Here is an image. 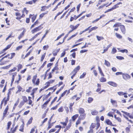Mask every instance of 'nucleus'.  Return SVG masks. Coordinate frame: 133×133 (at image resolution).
I'll return each instance as SVG.
<instances>
[{
  "label": "nucleus",
  "instance_id": "nucleus-1",
  "mask_svg": "<svg viewBox=\"0 0 133 133\" xmlns=\"http://www.w3.org/2000/svg\"><path fill=\"white\" fill-rule=\"evenodd\" d=\"M37 77L36 75L34 76L33 77L32 81L34 84L38 85L39 83V78L37 79Z\"/></svg>",
  "mask_w": 133,
  "mask_h": 133
},
{
  "label": "nucleus",
  "instance_id": "nucleus-2",
  "mask_svg": "<svg viewBox=\"0 0 133 133\" xmlns=\"http://www.w3.org/2000/svg\"><path fill=\"white\" fill-rule=\"evenodd\" d=\"M42 28L43 27H41V25H40L39 26L34 28L31 31V32L32 34H34L37 31H39L40 30H41Z\"/></svg>",
  "mask_w": 133,
  "mask_h": 133
},
{
  "label": "nucleus",
  "instance_id": "nucleus-3",
  "mask_svg": "<svg viewBox=\"0 0 133 133\" xmlns=\"http://www.w3.org/2000/svg\"><path fill=\"white\" fill-rule=\"evenodd\" d=\"M9 95L8 94V95L7 97H5L3 98L1 101V102H2V103L4 102V106H5L7 104V102L9 100Z\"/></svg>",
  "mask_w": 133,
  "mask_h": 133
},
{
  "label": "nucleus",
  "instance_id": "nucleus-4",
  "mask_svg": "<svg viewBox=\"0 0 133 133\" xmlns=\"http://www.w3.org/2000/svg\"><path fill=\"white\" fill-rule=\"evenodd\" d=\"M123 79L125 80H127L130 79L131 77L130 75L127 74L123 73L122 75Z\"/></svg>",
  "mask_w": 133,
  "mask_h": 133
},
{
  "label": "nucleus",
  "instance_id": "nucleus-5",
  "mask_svg": "<svg viewBox=\"0 0 133 133\" xmlns=\"http://www.w3.org/2000/svg\"><path fill=\"white\" fill-rule=\"evenodd\" d=\"M26 31V30L25 29H24L22 32L18 36V38L19 40L20 39L24 36Z\"/></svg>",
  "mask_w": 133,
  "mask_h": 133
},
{
  "label": "nucleus",
  "instance_id": "nucleus-6",
  "mask_svg": "<svg viewBox=\"0 0 133 133\" xmlns=\"http://www.w3.org/2000/svg\"><path fill=\"white\" fill-rule=\"evenodd\" d=\"M110 101L114 107H116L117 106V103L116 101L113 100L112 99H110Z\"/></svg>",
  "mask_w": 133,
  "mask_h": 133
},
{
  "label": "nucleus",
  "instance_id": "nucleus-7",
  "mask_svg": "<svg viewBox=\"0 0 133 133\" xmlns=\"http://www.w3.org/2000/svg\"><path fill=\"white\" fill-rule=\"evenodd\" d=\"M9 109V107L8 105L6 106L5 109L3 114V116H5L7 113V111Z\"/></svg>",
  "mask_w": 133,
  "mask_h": 133
},
{
  "label": "nucleus",
  "instance_id": "nucleus-8",
  "mask_svg": "<svg viewBox=\"0 0 133 133\" xmlns=\"http://www.w3.org/2000/svg\"><path fill=\"white\" fill-rule=\"evenodd\" d=\"M79 25V24H77L75 26H74L72 25H70V27L72 29V30H74L76 29Z\"/></svg>",
  "mask_w": 133,
  "mask_h": 133
},
{
  "label": "nucleus",
  "instance_id": "nucleus-9",
  "mask_svg": "<svg viewBox=\"0 0 133 133\" xmlns=\"http://www.w3.org/2000/svg\"><path fill=\"white\" fill-rule=\"evenodd\" d=\"M35 132V133H37V130L36 129V127L34 126L31 130L30 133H34Z\"/></svg>",
  "mask_w": 133,
  "mask_h": 133
},
{
  "label": "nucleus",
  "instance_id": "nucleus-10",
  "mask_svg": "<svg viewBox=\"0 0 133 133\" xmlns=\"http://www.w3.org/2000/svg\"><path fill=\"white\" fill-rule=\"evenodd\" d=\"M108 83L113 87H116L117 85V84L116 83L112 82H109Z\"/></svg>",
  "mask_w": 133,
  "mask_h": 133
},
{
  "label": "nucleus",
  "instance_id": "nucleus-11",
  "mask_svg": "<svg viewBox=\"0 0 133 133\" xmlns=\"http://www.w3.org/2000/svg\"><path fill=\"white\" fill-rule=\"evenodd\" d=\"M120 29L122 32L123 34H124L125 33V26L123 25H121L120 26Z\"/></svg>",
  "mask_w": 133,
  "mask_h": 133
},
{
  "label": "nucleus",
  "instance_id": "nucleus-12",
  "mask_svg": "<svg viewBox=\"0 0 133 133\" xmlns=\"http://www.w3.org/2000/svg\"><path fill=\"white\" fill-rule=\"evenodd\" d=\"M91 114L93 115H97L98 112L96 110H91Z\"/></svg>",
  "mask_w": 133,
  "mask_h": 133
},
{
  "label": "nucleus",
  "instance_id": "nucleus-13",
  "mask_svg": "<svg viewBox=\"0 0 133 133\" xmlns=\"http://www.w3.org/2000/svg\"><path fill=\"white\" fill-rule=\"evenodd\" d=\"M71 126V122L69 123L68 125L66 127V128L64 130V132H65L66 131L68 130Z\"/></svg>",
  "mask_w": 133,
  "mask_h": 133
},
{
  "label": "nucleus",
  "instance_id": "nucleus-14",
  "mask_svg": "<svg viewBox=\"0 0 133 133\" xmlns=\"http://www.w3.org/2000/svg\"><path fill=\"white\" fill-rule=\"evenodd\" d=\"M106 122L107 124L112 126L114 125L112 124L111 122L109 119H107L106 120Z\"/></svg>",
  "mask_w": 133,
  "mask_h": 133
},
{
  "label": "nucleus",
  "instance_id": "nucleus-15",
  "mask_svg": "<svg viewBox=\"0 0 133 133\" xmlns=\"http://www.w3.org/2000/svg\"><path fill=\"white\" fill-rule=\"evenodd\" d=\"M78 114H76L72 117V119L73 121H74L75 119L78 117Z\"/></svg>",
  "mask_w": 133,
  "mask_h": 133
},
{
  "label": "nucleus",
  "instance_id": "nucleus-16",
  "mask_svg": "<svg viewBox=\"0 0 133 133\" xmlns=\"http://www.w3.org/2000/svg\"><path fill=\"white\" fill-rule=\"evenodd\" d=\"M17 88L18 89V90L16 92V94L20 92L22 89V88L19 85H18L17 86Z\"/></svg>",
  "mask_w": 133,
  "mask_h": 133
},
{
  "label": "nucleus",
  "instance_id": "nucleus-17",
  "mask_svg": "<svg viewBox=\"0 0 133 133\" xmlns=\"http://www.w3.org/2000/svg\"><path fill=\"white\" fill-rule=\"evenodd\" d=\"M33 120V118L31 117L30 119L28 120L27 123H26V125H28L31 123L32 120Z\"/></svg>",
  "mask_w": 133,
  "mask_h": 133
},
{
  "label": "nucleus",
  "instance_id": "nucleus-18",
  "mask_svg": "<svg viewBox=\"0 0 133 133\" xmlns=\"http://www.w3.org/2000/svg\"><path fill=\"white\" fill-rule=\"evenodd\" d=\"M49 8L48 6H43L41 7V11H43L46 10V9H48Z\"/></svg>",
  "mask_w": 133,
  "mask_h": 133
},
{
  "label": "nucleus",
  "instance_id": "nucleus-19",
  "mask_svg": "<svg viewBox=\"0 0 133 133\" xmlns=\"http://www.w3.org/2000/svg\"><path fill=\"white\" fill-rule=\"evenodd\" d=\"M115 34L116 37L118 38L119 39H121L122 38V37L120 34L117 33H116Z\"/></svg>",
  "mask_w": 133,
  "mask_h": 133
},
{
  "label": "nucleus",
  "instance_id": "nucleus-20",
  "mask_svg": "<svg viewBox=\"0 0 133 133\" xmlns=\"http://www.w3.org/2000/svg\"><path fill=\"white\" fill-rule=\"evenodd\" d=\"M79 113L80 114H83L84 112V109L82 108H80L78 110Z\"/></svg>",
  "mask_w": 133,
  "mask_h": 133
},
{
  "label": "nucleus",
  "instance_id": "nucleus-21",
  "mask_svg": "<svg viewBox=\"0 0 133 133\" xmlns=\"http://www.w3.org/2000/svg\"><path fill=\"white\" fill-rule=\"evenodd\" d=\"M93 100V98L91 97H89L88 98V103H91Z\"/></svg>",
  "mask_w": 133,
  "mask_h": 133
},
{
  "label": "nucleus",
  "instance_id": "nucleus-22",
  "mask_svg": "<svg viewBox=\"0 0 133 133\" xmlns=\"http://www.w3.org/2000/svg\"><path fill=\"white\" fill-rule=\"evenodd\" d=\"M22 97L23 100L22 101L25 102V103L27 101V99L26 96H23Z\"/></svg>",
  "mask_w": 133,
  "mask_h": 133
},
{
  "label": "nucleus",
  "instance_id": "nucleus-23",
  "mask_svg": "<svg viewBox=\"0 0 133 133\" xmlns=\"http://www.w3.org/2000/svg\"><path fill=\"white\" fill-rule=\"evenodd\" d=\"M99 80L101 82H104L106 81V79L105 78L102 77L99 79Z\"/></svg>",
  "mask_w": 133,
  "mask_h": 133
},
{
  "label": "nucleus",
  "instance_id": "nucleus-24",
  "mask_svg": "<svg viewBox=\"0 0 133 133\" xmlns=\"http://www.w3.org/2000/svg\"><path fill=\"white\" fill-rule=\"evenodd\" d=\"M117 50L116 48H113L111 50V53L112 54H114L116 52Z\"/></svg>",
  "mask_w": 133,
  "mask_h": 133
},
{
  "label": "nucleus",
  "instance_id": "nucleus-25",
  "mask_svg": "<svg viewBox=\"0 0 133 133\" xmlns=\"http://www.w3.org/2000/svg\"><path fill=\"white\" fill-rule=\"evenodd\" d=\"M67 90H66L64 91L61 95L60 96L59 99H61L62 97H63L64 95H65V94L67 92Z\"/></svg>",
  "mask_w": 133,
  "mask_h": 133
},
{
  "label": "nucleus",
  "instance_id": "nucleus-26",
  "mask_svg": "<svg viewBox=\"0 0 133 133\" xmlns=\"http://www.w3.org/2000/svg\"><path fill=\"white\" fill-rule=\"evenodd\" d=\"M25 103V102L22 101H21L18 107L19 108H21L22 106L24 105V103Z\"/></svg>",
  "mask_w": 133,
  "mask_h": 133
},
{
  "label": "nucleus",
  "instance_id": "nucleus-27",
  "mask_svg": "<svg viewBox=\"0 0 133 133\" xmlns=\"http://www.w3.org/2000/svg\"><path fill=\"white\" fill-rule=\"evenodd\" d=\"M104 64L107 66H110V63L106 60H105Z\"/></svg>",
  "mask_w": 133,
  "mask_h": 133
},
{
  "label": "nucleus",
  "instance_id": "nucleus-28",
  "mask_svg": "<svg viewBox=\"0 0 133 133\" xmlns=\"http://www.w3.org/2000/svg\"><path fill=\"white\" fill-rule=\"evenodd\" d=\"M121 112H123V113H124V114L127 115L128 116H129V117L130 118H132V117L131 116H130L129 115V114L128 113V112H125L124 111H121Z\"/></svg>",
  "mask_w": 133,
  "mask_h": 133
},
{
  "label": "nucleus",
  "instance_id": "nucleus-29",
  "mask_svg": "<svg viewBox=\"0 0 133 133\" xmlns=\"http://www.w3.org/2000/svg\"><path fill=\"white\" fill-rule=\"evenodd\" d=\"M96 37L97 40L99 41H101L104 39L103 37L102 36H97Z\"/></svg>",
  "mask_w": 133,
  "mask_h": 133
},
{
  "label": "nucleus",
  "instance_id": "nucleus-30",
  "mask_svg": "<svg viewBox=\"0 0 133 133\" xmlns=\"http://www.w3.org/2000/svg\"><path fill=\"white\" fill-rule=\"evenodd\" d=\"M48 11H46L45 13H43L40 14L39 15V18H42L43 17L45 14H47L48 13Z\"/></svg>",
  "mask_w": 133,
  "mask_h": 133
},
{
  "label": "nucleus",
  "instance_id": "nucleus-31",
  "mask_svg": "<svg viewBox=\"0 0 133 133\" xmlns=\"http://www.w3.org/2000/svg\"><path fill=\"white\" fill-rule=\"evenodd\" d=\"M121 26V24L118 23L114 24L113 26V27H118Z\"/></svg>",
  "mask_w": 133,
  "mask_h": 133
},
{
  "label": "nucleus",
  "instance_id": "nucleus-32",
  "mask_svg": "<svg viewBox=\"0 0 133 133\" xmlns=\"http://www.w3.org/2000/svg\"><path fill=\"white\" fill-rule=\"evenodd\" d=\"M117 94L119 96H122L127 94L122 92H117Z\"/></svg>",
  "mask_w": 133,
  "mask_h": 133
},
{
  "label": "nucleus",
  "instance_id": "nucleus-33",
  "mask_svg": "<svg viewBox=\"0 0 133 133\" xmlns=\"http://www.w3.org/2000/svg\"><path fill=\"white\" fill-rule=\"evenodd\" d=\"M28 12V11L26 10V8H24L22 11V13L24 14L25 13L26 14H27Z\"/></svg>",
  "mask_w": 133,
  "mask_h": 133
},
{
  "label": "nucleus",
  "instance_id": "nucleus-34",
  "mask_svg": "<svg viewBox=\"0 0 133 133\" xmlns=\"http://www.w3.org/2000/svg\"><path fill=\"white\" fill-rule=\"evenodd\" d=\"M80 68V66L79 65L74 70L77 72L79 70Z\"/></svg>",
  "mask_w": 133,
  "mask_h": 133
},
{
  "label": "nucleus",
  "instance_id": "nucleus-35",
  "mask_svg": "<svg viewBox=\"0 0 133 133\" xmlns=\"http://www.w3.org/2000/svg\"><path fill=\"white\" fill-rule=\"evenodd\" d=\"M11 121L7 123V129H8L10 128V126L11 124Z\"/></svg>",
  "mask_w": 133,
  "mask_h": 133
},
{
  "label": "nucleus",
  "instance_id": "nucleus-36",
  "mask_svg": "<svg viewBox=\"0 0 133 133\" xmlns=\"http://www.w3.org/2000/svg\"><path fill=\"white\" fill-rule=\"evenodd\" d=\"M12 65V64H10L9 65H7V66L3 67L2 68V69H7L8 68H9Z\"/></svg>",
  "mask_w": 133,
  "mask_h": 133
},
{
  "label": "nucleus",
  "instance_id": "nucleus-37",
  "mask_svg": "<svg viewBox=\"0 0 133 133\" xmlns=\"http://www.w3.org/2000/svg\"><path fill=\"white\" fill-rule=\"evenodd\" d=\"M96 125V124L95 123H92L91 124L90 127V128H92V129L94 128Z\"/></svg>",
  "mask_w": 133,
  "mask_h": 133
},
{
  "label": "nucleus",
  "instance_id": "nucleus-38",
  "mask_svg": "<svg viewBox=\"0 0 133 133\" xmlns=\"http://www.w3.org/2000/svg\"><path fill=\"white\" fill-rule=\"evenodd\" d=\"M45 86L44 87V88L46 89L49 86H50V84H49V83H48V82H46L45 84Z\"/></svg>",
  "mask_w": 133,
  "mask_h": 133
},
{
  "label": "nucleus",
  "instance_id": "nucleus-39",
  "mask_svg": "<svg viewBox=\"0 0 133 133\" xmlns=\"http://www.w3.org/2000/svg\"><path fill=\"white\" fill-rule=\"evenodd\" d=\"M64 35V33L62 34L61 35H59V36H58L57 37V39L55 40V41H57V40H58L59 39H60V38H61Z\"/></svg>",
  "mask_w": 133,
  "mask_h": 133
},
{
  "label": "nucleus",
  "instance_id": "nucleus-40",
  "mask_svg": "<svg viewBox=\"0 0 133 133\" xmlns=\"http://www.w3.org/2000/svg\"><path fill=\"white\" fill-rule=\"evenodd\" d=\"M86 75V73L84 72L82 75L80 76L79 78L81 79L83 78Z\"/></svg>",
  "mask_w": 133,
  "mask_h": 133
},
{
  "label": "nucleus",
  "instance_id": "nucleus-41",
  "mask_svg": "<svg viewBox=\"0 0 133 133\" xmlns=\"http://www.w3.org/2000/svg\"><path fill=\"white\" fill-rule=\"evenodd\" d=\"M18 67V71H19V70L21 69L22 68V65L20 64H19L17 66Z\"/></svg>",
  "mask_w": 133,
  "mask_h": 133
},
{
  "label": "nucleus",
  "instance_id": "nucleus-42",
  "mask_svg": "<svg viewBox=\"0 0 133 133\" xmlns=\"http://www.w3.org/2000/svg\"><path fill=\"white\" fill-rule=\"evenodd\" d=\"M48 103L46 101L42 105V108H44V107H46V105L47 104H48Z\"/></svg>",
  "mask_w": 133,
  "mask_h": 133
},
{
  "label": "nucleus",
  "instance_id": "nucleus-43",
  "mask_svg": "<svg viewBox=\"0 0 133 133\" xmlns=\"http://www.w3.org/2000/svg\"><path fill=\"white\" fill-rule=\"evenodd\" d=\"M45 55V53H44L42 55L41 59V61H42L44 59V57Z\"/></svg>",
  "mask_w": 133,
  "mask_h": 133
},
{
  "label": "nucleus",
  "instance_id": "nucleus-44",
  "mask_svg": "<svg viewBox=\"0 0 133 133\" xmlns=\"http://www.w3.org/2000/svg\"><path fill=\"white\" fill-rule=\"evenodd\" d=\"M108 127H106L105 128V131L106 132L108 133H111V131L110 129H107Z\"/></svg>",
  "mask_w": 133,
  "mask_h": 133
},
{
  "label": "nucleus",
  "instance_id": "nucleus-45",
  "mask_svg": "<svg viewBox=\"0 0 133 133\" xmlns=\"http://www.w3.org/2000/svg\"><path fill=\"white\" fill-rule=\"evenodd\" d=\"M64 109L62 107H61L58 109V111L59 112H62L63 111Z\"/></svg>",
  "mask_w": 133,
  "mask_h": 133
},
{
  "label": "nucleus",
  "instance_id": "nucleus-46",
  "mask_svg": "<svg viewBox=\"0 0 133 133\" xmlns=\"http://www.w3.org/2000/svg\"><path fill=\"white\" fill-rule=\"evenodd\" d=\"M118 7V6H117V4H116L114 5L113 7H112V8H111V9H112V11L113 10L116 9V8Z\"/></svg>",
  "mask_w": 133,
  "mask_h": 133
},
{
  "label": "nucleus",
  "instance_id": "nucleus-47",
  "mask_svg": "<svg viewBox=\"0 0 133 133\" xmlns=\"http://www.w3.org/2000/svg\"><path fill=\"white\" fill-rule=\"evenodd\" d=\"M116 57L117 59L119 60H123L124 59V58L122 56H117Z\"/></svg>",
  "mask_w": 133,
  "mask_h": 133
},
{
  "label": "nucleus",
  "instance_id": "nucleus-48",
  "mask_svg": "<svg viewBox=\"0 0 133 133\" xmlns=\"http://www.w3.org/2000/svg\"><path fill=\"white\" fill-rule=\"evenodd\" d=\"M65 50H66L65 49L64 50V51L61 54V57H63L65 54Z\"/></svg>",
  "mask_w": 133,
  "mask_h": 133
},
{
  "label": "nucleus",
  "instance_id": "nucleus-49",
  "mask_svg": "<svg viewBox=\"0 0 133 133\" xmlns=\"http://www.w3.org/2000/svg\"><path fill=\"white\" fill-rule=\"evenodd\" d=\"M5 2L7 3V4H9L10 5V6L11 7H13L14 6V5L13 4H11L10 2L7 1H5Z\"/></svg>",
  "mask_w": 133,
  "mask_h": 133
},
{
  "label": "nucleus",
  "instance_id": "nucleus-50",
  "mask_svg": "<svg viewBox=\"0 0 133 133\" xmlns=\"http://www.w3.org/2000/svg\"><path fill=\"white\" fill-rule=\"evenodd\" d=\"M107 115L110 117H113V116L112 114V112H110L107 114Z\"/></svg>",
  "mask_w": 133,
  "mask_h": 133
},
{
  "label": "nucleus",
  "instance_id": "nucleus-51",
  "mask_svg": "<svg viewBox=\"0 0 133 133\" xmlns=\"http://www.w3.org/2000/svg\"><path fill=\"white\" fill-rule=\"evenodd\" d=\"M28 104L30 105H31L32 106H33V105L32 104V101L31 99H28Z\"/></svg>",
  "mask_w": 133,
  "mask_h": 133
},
{
  "label": "nucleus",
  "instance_id": "nucleus-52",
  "mask_svg": "<svg viewBox=\"0 0 133 133\" xmlns=\"http://www.w3.org/2000/svg\"><path fill=\"white\" fill-rule=\"evenodd\" d=\"M75 61L72 59L71 60V64L72 65H73L75 64Z\"/></svg>",
  "mask_w": 133,
  "mask_h": 133
},
{
  "label": "nucleus",
  "instance_id": "nucleus-53",
  "mask_svg": "<svg viewBox=\"0 0 133 133\" xmlns=\"http://www.w3.org/2000/svg\"><path fill=\"white\" fill-rule=\"evenodd\" d=\"M120 51L122 52V53H124V52H126V53H127L128 52V51L127 49H124V50H121Z\"/></svg>",
  "mask_w": 133,
  "mask_h": 133
},
{
  "label": "nucleus",
  "instance_id": "nucleus-54",
  "mask_svg": "<svg viewBox=\"0 0 133 133\" xmlns=\"http://www.w3.org/2000/svg\"><path fill=\"white\" fill-rule=\"evenodd\" d=\"M22 45L18 46L16 48V50H19V49L22 48Z\"/></svg>",
  "mask_w": 133,
  "mask_h": 133
},
{
  "label": "nucleus",
  "instance_id": "nucleus-55",
  "mask_svg": "<svg viewBox=\"0 0 133 133\" xmlns=\"http://www.w3.org/2000/svg\"><path fill=\"white\" fill-rule=\"evenodd\" d=\"M49 48V46L48 45H44L43 47V49L44 50H47Z\"/></svg>",
  "mask_w": 133,
  "mask_h": 133
},
{
  "label": "nucleus",
  "instance_id": "nucleus-56",
  "mask_svg": "<svg viewBox=\"0 0 133 133\" xmlns=\"http://www.w3.org/2000/svg\"><path fill=\"white\" fill-rule=\"evenodd\" d=\"M32 88L31 87H29L28 89L26 90V91L28 92H29L31 90Z\"/></svg>",
  "mask_w": 133,
  "mask_h": 133
},
{
  "label": "nucleus",
  "instance_id": "nucleus-57",
  "mask_svg": "<svg viewBox=\"0 0 133 133\" xmlns=\"http://www.w3.org/2000/svg\"><path fill=\"white\" fill-rule=\"evenodd\" d=\"M98 28V27L96 26H95L93 27L92 28L90 29V31H92L96 30Z\"/></svg>",
  "mask_w": 133,
  "mask_h": 133
},
{
  "label": "nucleus",
  "instance_id": "nucleus-58",
  "mask_svg": "<svg viewBox=\"0 0 133 133\" xmlns=\"http://www.w3.org/2000/svg\"><path fill=\"white\" fill-rule=\"evenodd\" d=\"M106 5V4H104L103 5H101L99 6L98 8V9H100L101 8H102L104 6Z\"/></svg>",
  "mask_w": 133,
  "mask_h": 133
},
{
  "label": "nucleus",
  "instance_id": "nucleus-59",
  "mask_svg": "<svg viewBox=\"0 0 133 133\" xmlns=\"http://www.w3.org/2000/svg\"><path fill=\"white\" fill-rule=\"evenodd\" d=\"M85 115H86L85 114L81 115H80L81 118L82 119H83L85 118Z\"/></svg>",
  "mask_w": 133,
  "mask_h": 133
},
{
  "label": "nucleus",
  "instance_id": "nucleus-60",
  "mask_svg": "<svg viewBox=\"0 0 133 133\" xmlns=\"http://www.w3.org/2000/svg\"><path fill=\"white\" fill-rule=\"evenodd\" d=\"M123 73L122 72H116L115 74L116 75H123Z\"/></svg>",
  "mask_w": 133,
  "mask_h": 133
},
{
  "label": "nucleus",
  "instance_id": "nucleus-61",
  "mask_svg": "<svg viewBox=\"0 0 133 133\" xmlns=\"http://www.w3.org/2000/svg\"><path fill=\"white\" fill-rule=\"evenodd\" d=\"M19 98H18L14 105L15 106H16L18 105L19 102Z\"/></svg>",
  "mask_w": 133,
  "mask_h": 133
},
{
  "label": "nucleus",
  "instance_id": "nucleus-62",
  "mask_svg": "<svg viewBox=\"0 0 133 133\" xmlns=\"http://www.w3.org/2000/svg\"><path fill=\"white\" fill-rule=\"evenodd\" d=\"M65 109L66 113L68 114L69 111L68 108L67 107H65Z\"/></svg>",
  "mask_w": 133,
  "mask_h": 133
},
{
  "label": "nucleus",
  "instance_id": "nucleus-63",
  "mask_svg": "<svg viewBox=\"0 0 133 133\" xmlns=\"http://www.w3.org/2000/svg\"><path fill=\"white\" fill-rule=\"evenodd\" d=\"M36 18V16H33L32 18V21L33 22Z\"/></svg>",
  "mask_w": 133,
  "mask_h": 133
},
{
  "label": "nucleus",
  "instance_id": "nucleus-64",
  "mask_svg": "<svg viewBox=\"0 0 133 133\" xmlns=\"http://www.w3.org/2000/svg\"><path fill=\"white\" fill-rule=\"evenodd\" d=\"M93 129L92 128H90V130L88 131V133H92L93 132Z\"/></svg>",
  "mask_w": 133,
  "mask_h": 133
}]
</instances>
